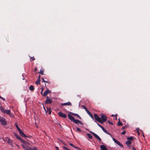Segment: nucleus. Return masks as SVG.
Wrapping results in <instances>:
<instances>
[{
    "label": "nucleus",
    "mask_w": 150,
    "mask_h": 150,
    "mask_svg": "<svg viewBox=\"0 0 150 150\" xmlns=\"http://www.w3.org/2000/svg\"><path fill=\"white\" fill-rule=\"evenodd\" d=\"M45 83H48V84H50V82L49 81H45Z\"/></svg>",
    "instance_id": "50"
},
{
    "label": "nucleus",
    "mask_w": 150,
    "mask_h": 150,
    "mask_svg": "<svg viewBox=\"0 0 150 150\" xmlns=\"http://www.w3.org/2000/svg\"><path fill=\"white\" fill-rule=\"evenodd\" d=\"M21 142L23 143L22 144L23 148L26 150H39L35 147H31L29 146L28 145H30V144L25 140H23Z\"/></svg>",
    "instance_id": "1"
},
{
    "label": "nucleus",
    "mask_w": 150,
    "mask_h": 150,
    "mask_svg": "<svg viewBox=\"0 0 150 150\" xmlns=\"http://www.w3.org/2000/svg\"><path fill=\"white\" fill-rule=\"evenodd\" d=\"M30 60H31V61L34 60L35 59L34 57H30Z\"/></svg>",
    "instance_id": "30"
},
{
    "label": "nucleus",
    "mask_w": 150,
    "mask_h": 150,
    "mask_svg": "<svg viewBox=\"0 0 150 150\" xmlns=\"http://www.w3.org/2000/svg\"><path fill=\"white\" fill-rule=\"evenodd\" d=\"M82 107L83 108V109H85V111H87L88 110L87 109V108L84 105H82Z\"/></svg>",
    "instance_id": "32"
},
{
    "label": "nucleus",
    "mask_w": 150,
    "mask_h": 150,
    "mask_svg": "<svg viewBox=\"0 0 150 150\" xmlns=\"http://www.w3.org/2000/svg\"><path fill=\"white\" fill-rule=\"evenodd\" d=\"M15 125L17 129L18 130V131H19L21 129L19 127L17 122H16L15 124Z\"/></svg>",
    "instance_id": "20"
},
{
    "label": "nucleus",
    "mask_w": 150,
    "mask_h": 150,
    "mask_svg": "<svg viewBox=\"0 0 150 150\" xmlns=\"http://www.w3.org/2000/svg\"><path fill=\"white\" fill-rule=\"evenodd\" d=\"M69 144L71 146L74 147V148H75V145H74L73 144H72L71 143H69Z\"/></svg>",
    "instance_id": "33"
},
{
    "label": "nucleus",
    "mask_w": 150,
    "mask_h": 150,
    "mask_svg": "<svg viewBox=\"0 0 150 150\" xmlns=\"http://www.w3.org/2000/svg\"><path fill=\"white\" fill-rule=\"evenodd\" d=\"M126 127V126H124L122 127V129H125Z\"/></svg>",
    "instance_id": "48"
},
{
    "label": "nucleus",
    "mask_w": 150,
    "mask_h": 150,
    "mask_svg": "<svg viewBox=\"0 0 150 150\" xmlns=\"http://www.w3.org/2000/svg\"><path fill=\"white\" fill-rule=\"evenodd\" d=\"M106 133L110 135V137H112V135L109 132H108V131H107L106 132Z\"/></svg>",
    "instance_id": "36"
},
{
    "label": "nucleus",
    "mask_w": 150,
    "mask_h": 150,
    "mask_svg": "<svg viewBox=\"0 0 150 150\" xmlns=\"http://www.w3.org/2000/svg\"><path fill=\"white\" fill-rule=\"evenodd\" d=\"M139 129H137V130H139Z\"/></svg>",
    "instance_id": "63"
},
{
    "label": "nucleus",
    "mask_w": 150,
    "mask_h": 150,
    "mask_svg": "<svg viewBox=\"0 0 150 150\" xmlns=\"http://www.w3.org/2000/svg\"><path fill=\"white\" fill-rule=\"evenodd\" d=\"M61 105L62 106H66V105L71 106V105H72L71 103L70 102H68L66 103H61Z\"/></svg>",
    "instance_id": "13"
},
{
    "label": "nucleus",
    "mask_w": 150,
    "mask_h": 150,
    "mask_svg": "<svg viewBox=\"0 0 150 150\" xmlns=\"http://www.w3.org/2000/svg\"><path fill=\"white\" fill-rule=\"evenodd\" d=\"M47 112L49 113V114H50L51 113L50 108H47Z\"/></svg>",
    "instance_id": "23"
},
{
    "label": "nucleus",
    "mask_w": 150,
    "mask_h": 150,
    "mask_svg": "<svg viewBox=\"0 0 150 150\" xmlns=\"http://www.w3.org/2000/svg\"><path fill=\"white\" fill-rule=\"evenodd\" d=\"M71 114H72V115H74V116L78 117L80 119H81V117L78 114H76V113H72Z\"/></svg>",
    "instance_id": "19"
},
{
    "label": "nucleus",
    "mask_w": 150,
    "mask_h": 150,
    "mask_svg": "<svg viewBox=\"0 0 150 150\" xmlns=\"http://www.w3.org/2000/svg\"><path fill=\"white\" fill-rule=\"evenodd\" d=\"M0 109L3 112V113H4L5 112V111H6V110L5 108H2V107H0Z\"/></svg>",
    "instance_id": "17"
},
{
    "label": "nucleus",
    "mask_w": 150,
    "mask_h": 150,
    "mask_svg": "<svg viewBox=\"0 0 150 150\" xmlns=\"http://www.w3.org/2000/svg\"><path fill=\"white\" fill-rule=\"evenodd\" d=\"M44 70L42 68L40 70V71L38 72L39 73L41 74L42 75L44 74Z\"/></svg>",
    "instance_id": "21"
},
{
    "label": "nucleus",
    "mask_w": 150,
    "mask_h": 150,
    "mask_svg": "<svg viewBox=\"0 0 150 150\" xmlns=\"http://www.w3.org/2000/svg\"><path fill=\"white\" fill-rule=\"evenodd\" d=\"M103 132H105V133H106V132H107V131H106L105 129V128H104V129H103Z\"/></svg>",
    "instance_id": "49"
},
{
    "label": "nucleus",
    "mask_w": 150,
    "mask_h": 150,
    "mask_svg": "<svg viewBox=\"0 0 150 150\" xmlns=\"http://www.w3.org/2000/svg\"><path fill=\"white\" fill-rule=\"evenodd\" d=\"M73 122L74 123L78 125H79V124H80L81 125H83V123L81 121L78 120L74 119V120Z\"/></svg>",
    "instance_id": "11"
},
{
    "label": "nucleus",
    "mask_w": 150,
    "mask_h": 150,
    "mask_svg": "<svg viewBox=\"0 0 150 150\" xmlns=\"http://www.w3.org/2000/svg\"><path fill=\"white\" fill-rule=\"evenodd\" d=\"M14 134L16 137V138L18 139H19L21 142H22L23 141V140L21 138L20 136H19L17 134H16L15 132L14 133Z\"/></svg>",
    "instance_id": "10"
},
{
    "label": "nucleus",
    "mask_w": 150,
    "mask_h": 150,
    "mask_svg": "<svg viewBox=\"0 0 150 150\" xmlns=\"http://www.w3.org/2000/svg\"><path fill=\"white\" fill-rule=\"evenodd\" d=\"M118 121H120V118L118 119Z\"/></svg>",
    "instance_id": "60"
},
{
    "label": "nucleus",
    "mask_w": 150,
    "mask_h": 150,
    "mask_svg": "<svg viewBox=\"0 0 150 150\" xmlns=\"http://www.w3.org/2000/svg\"><path fill=\"white\" fill-rule=\"evenodd\" d=\"M63 149L65 150H70L65 146H63Z\"/></svg>",
    "instance_id": "34"
},
{
    "label": "nucleus",
    "mask_w": 150,
    "mask_h": 150,
    "mask_svg": "<svg viewBox=\"0 0 150 150\" xmlns=\"http://www.w3.org/2000/svg\"><path fill=\"white\" fill-rule=\"evenodd\" d=\"M101 122H100L101 124H103V123L106 122L107 121V117L104 115H101Z\"/></svg>",
    "instance_id": "3"
},
{
    "label": "nucleus",
    "mask_w": 150,
    "mask_h": 150,
    "mask_svg": "<svg viewBox=\"0 0 150 150\" xmlns=\"http://www.w3.org/2000/svg\"><path fill=\"white\" fill-rule=\"evenodd\" d=\"M64 145H66V144L65 143H64Z\"/></svg>",
    "instance_id": "61"
},
{
    "label": "nucleus",
    "mask_w": 150,
    "mask_h": 150,
    "mask_svg": "<svg viewBox=\"0 0 150 150\" xmlns=\"http://www.w3.org/2000/svg\"><path fill=\"white\" fill-rule=\"evenodd\" d=\"M139 129H137V130H139Z\"/></svg>",
    "instance_id": "62"
},
{
    "label": "nucleus",
    "mask_w": 150,
    "mask_h": 150,
    "mask_svg": "<svg viewBox=\"0 0 150 150\" xmlns=\"http://www.w3.org/2000/svg\"><path fill=\"white\" fill-rule=\"evenodd\" d=\"M41 79L42 80V82H45V81L44 79L43 78H41Z\"/></svg>",
    "instance_id": "43"
},
{
    "label": "nucleus",
    "mask_w": 150,
    "mask_h": 150,
    "mask_svg": "<svg viewBox=\"0 0 150 150\" xmlns=\"http://www.w3.org/2000/svg\"><path fill=\"white\" fill-rule=\"evenodd\" d=\"M96 123L97 124V125L101 128L102 127V126L101 125H100V124H99L98 122H96Z\"/></svg>",
    "instance_id": "44"
},
{
    "label": "nucleus",
    "mask_w": 150,
    "mask_h": 150,
    "mask_svg": "<svg viewBox=\"0 0 150 150\" xmlns=\"http://www.w3.org/2000/svg\"><path fill=\"white\" fill-rule=\"evenodd\" d=\"M40 75H39L38 76V79H39V80H40Z\"/></svg>",
    "instance_id": "51"
},
{
    "label": "nucleus",
    "mask_w": 150,
    "mask_h": 150,
    "mask_svg": "<svg viewBox=\"0 0 150 150\" xmlns=\"http://www.w3.org/2000/svg\"><path fill=\"white\" fill-rule=\"evenodd\" d=\"M5 111L6 112L4 113H6L8 115L11 112V111L10 110H6V111Z\"/></svg>",
    "instance_id": "27"
},
{
    "label": "nucleus",
    "mask_w": 150,
    "mask_h": 150,
    "mask_svg": "<svg viewBox=\"0 0 150 150\" xmlns=\"http://www.w3.org/2000/svg\"><path fill=\"white\" fill-rule=\"evenodd\" d=\"M138 135H139V131L138 132Z\"/></svg>",
    "instance_id": "57"
},
{
    "label": "nucleus",
    "mask_w": 150,
    "mask_h": 150,
    "mask_svg": "<svg viewBox=\"0 0 150 150\" xmlns=\"http://www.w3.org/2000/svg\"><path fill=\"white\" fill-rule=\"evenodd\" d=\"M132 150H136L135 149L134 147H132Z\"/></svg>",
    "instance_id": "53"
},
{
    "label": "nucleus",
    "mask_w": 150,
    "mask_h": 150,
    "mask_svg": "<svg viewBox=\"0 0 150 150\" xmlns=\"http://www.w3.org/2000/svg\"><path fill=\"white\" fill-rule=\"evenodd\" d=\"M117 114H116L115 115V120H117Z\"/></svg>",
    "instance_id": "45"
},
{
    "label": "nucleus",
    "mask_w": 150,
    "mask_h": 150,
    "mask_svg": "<svg viewBox=\"0 0 150 150\" xmlns=\"http://www.w3.org/2000/svg\"><path fill=\"white\" fill-rule=\"evenodd\" d=\"M8 115L11 117H13L14 116V114L13 113H11V112Z\"/></svg>",
    "instance_id": "28"
},
{
    "label": "nucleus",
    "mask_w": 150,
    "mask_h": 150,
    "mask_svg": "<svg viewBox=\"0 0 150 150\" xmlns=\"http://www.w3.org/2000/svg\"><path fill=\"white\" fill-rule=\"evenodd\" d=\"M16 146H17L18 148H19V146L18 145H16Z\"/></svg>",
    "instance_id": "58"
},
{
    "label": "nucleus",
    "mask_w": 150,
    "mask_h": 150,
    "mask_svg": "<svg viewBox=\"0 0 150 150\" xmlns=\"http://www.w3.org/2000/svg\"><path fill=\"white\" fill-rule=\"evenodd\" d=\"M43 88H41V91L40 93L42 96V94H43V93H42V92H43Z\"/></svg>",
    "instance_id": "37"
},
{
    "label": "nucleus",
    "mask_w": 150,
    "mask_h": 150,
    "mask_svg": "<svg viewBox=\"0 0 150 150\" xmlns=\"http://www.w3.org/2000/svg\"><path fill=\"white\" fill-rule=\"evenodd\" d=\"M0 123L3 126H4L6 125V122L5 119L1 116H0Z\"/></svg>",
    "instance_id": "2"
},
{
    "label": "nucleus",
    "mask_w": 150,
    "mask_h": 150,
    "mask_svg": "<svg viewBox=\"0 0 150 150\" xmlns=\"http://www.w3.org/2000/svg\"><path fill=\"white\" fill-rule=\"evenodd\" d=\"M127 147L129 149H130L131 148V146H130V145H129V146H127Z\"/></svg>",
    "instance_id": "52"
},
{
    "label": "nucleus",
    "mask_w": 150,
    "mask_h": 150,
    "mask_svg": "<svg viewBox=\"0 0 150 150\" xmlns=\"http://www.w3.org/2000/svg\"><path fill=\"white\" fill-rule=\"evenodd\" d=\"M68 117L69 119H70L71 121H74V117L70 114H68Z\"/></svg>",
    "instance_id": "15"
},
{
    "label": "nucleus",
    "mask_w": 150,
    "mask_h": 150,
    "mask_svg": "<svg viewBox=\"0 0 150 150\" xmlns=\"http://www.w3.org/2000/svg\"><path fill=\"white\" fill-rule=\"evenodd\" d=\"M76 130L77 131V132H81V129L80 128H79L78 127L77 128Z\"/></svg>",
    "instance_id": "35"
},
{
    "label": "nucleus",
    "mask_w": 150,
    "mask_h": 150,
    "mask_svg": "<svg viewBox=\"0 0 150 150\" xmlns=\"http://www.w3.org/2000/svg\"><path fill=\"white\" fill-rule=\"evenodd\" d=\"M82 107L83 108V109H85V111H87L88 110L87 109V108L84 105H82Z\"/></svg>",
    "instance_id": "31"
},
{
    "label": "nucleus",
    "mask_w": 150,
    "mask_h": 150,
    "mask_svg": "<svg viewBox=\"0 0 150 150\" xmlns=\"http://www.w3.org/2000/svg\"><path fill=\"white\" fill-rule=\"evenodd\" d=\"M131 144V142L129 140H128L126 142V144L127 146H129V145H130Z\"/></svg>",
    "instance_id": "22"
},
{
    "label": "nucleus",
    "mask_w": 150,
    "mask_h": 150,
    "mask_svg": "<svg viewBox=\"0 0 150 150\" xmlns=\"http://www.w3.org/2000/svg\"><path fill=\"white\" fill-rule=\"evenodd\" d=\"M108 123H109V124H111L112 125L113 124V123L112 122H110L109 121H108Z\"/></svg>",
    "instance_id": "46"
},
{
    "label": "nucleus",
    "mask_w": 150,
    "mask_h": 150,
    "mask_svg": "<svg viewBox=\"0 0 150 150\" xmlns=\"http://www.w3.org/2000/svg\"><path fill=\"white\" fill-rule=\"evenodd\" d=\"M52 100L50 98L47 96L46 97V99L45 101V103L46 104H51L52 102Z\"/></svg>",
    "instance_id": "5"
},
{
    "label": "nucleus",
    "mask_w": 150,
    "mask_h": 150,
    "mask_svg": "<svg viewBox=\"0 0 150 150\" xmlns=\"http://www.w3.org/2000/svg\"><path fill=\"white\" fill-rule=\"evenodd\" d=\"M55 147L56 150H59V148L58 147H57V146H55Z\"/></svg>",
    "instance_id": "47"
},
{
    "label": "nucleus",
    "mask_w": 150,
    "mask_h": 150,
    "mask_svg": "<svg viewBox=\"0 0 150 150\" xmlns=\"http://www.w3.org/2000/svg\"><path fill=\"white\" fill-rule=\"evenodd\" d=\"M44 108L45 109V110L46 111L45 108L44 107Z\"/></svg>",
    "instance_id": "59"
},
{
    "label": "nucleus",
    "mask_w": 150,
    "mask_h": 150,
    "mask_svg": "<svg viewBox=\"0 0 150 150\" xmlns=\"http://www.w3.org/2000/svg\"><path fill=\"white\" fill-rule=\"evenodd\" d=\"M75 148L77 149H78L79 150H81V149L80 148L77 147L76 146H75Z\"/></svg>",
    "instance_id": "40"
},
{
    "label": "nucleus",
    "mask_w": 150,
    "mask_h": 150,
    "mask_svg": "<svg viewBox=\"0 0 150 150\" xmlns=\"http://www.w3.org/2000/svg\"><path fill=\"white\" fill-rule=\"evenodd\" d=\"M126 133V132L124 130V131H123L121 133L122 134H125Z\"/></svg>",
    "instance_id": "39"
},
{
    "label": "nucleus",
    "mask_w": 150,
    "mask_h": 150,
    "mask_svg": "<svg viewBox=\"0 0 150 150\" xmlns=\"http://www.w3.org/2000/svg\"><path fill=\"white\" fill-rule=\"evenodd\" d=\"M101 128V129H102V130H103V129H104V128L103 127H102Z\"/></svg>",
    "instance_id": "55"
},
{
    "label": "nucleus",
    "mask_w": 150,
    "mask_h": 150,
    "mask_svg": "<svg viewBox=\"0 0 150 150\" xmlns=\"http://www.w3.org/2000/svg\"><path fill=\"white\" fill-rule=\"evenodd\" d=\"M112 139L113 141L115 143H116L117 144L120 146L123 147L122 144L121 143H120V142L118 140H117L116 139H115V138L113 137H112Z\"/></svg>",
    "instance_id": "7"
},
{
    "label": "nucleus",
    "mask_w": 150,
    "mask_h": 150,
    "mask_svg": "<svg viewBox=\"0 0 150 150\" xmlns=\"http://www.w3.org/2000/svg\"><path fill=\"white\" fill-rule=\"evenodd\" d=\"M86 112L88 115H90L91 113L90 111L88 110L87 111H86Z\"/></svg>",
    "instance_id": "42"
},
{
    "label": "nucleus",
    "mask_w": 150,
    "mask_h": 150,
    "mask_svg": "<svg viewBox=\"0 0 150 150\" xmlns=\"http://www.w3.org/2000/svg\"><path fill=\"white\" fill-rule=\"evenodd\" d=\"M6 140L7 141V143L11 146H13V144L12 142L11 139L8 137H6Z\"/></svg>",
    "instance_id": "9"
},
{
    "label": "nucleus",
    "mask_w": 150,
    "mask_h": 150,
    "mask_svg": "<svg viewBox=\"0 0 150 150\" xmlns=\"http://www.w3.org/2000/svg\"><path fill=\"white\" fill-rule=\"evenodd\" d=\"M139 129H137V130H139Z\"/></svg>",
    "instance_id": "64"
},
{
    "label": "nucleus",
    "mask_w": 150,
    "mask_h": 150,
    "mask_svg": "<svg viewBox=\"0 0 150 150\" xmlns=\"http://www.w3.org/2000/svg\"><path fill=\"white\" fill-rule=\"evenodd\" d=\"M90 132L92 134H93V135L98 140L99 142H101V139L98 136L97 134H96L95 133L93 132H92L91 131H90Z\"/></svg>",
    "instance_id": "6"
},
{
    "label": "nucleus",
    "mask_w": 150,
    "mask_h": 150,
    "mask_svg": "<svg viewBox=\"0 0 150 150\" xmlns=\"http://www.w3.org/2000/svg\"><path fill=\"white\" fill-rule=\"evenodd\" d=\"M89 115L90 116V117L93 119L94 118L93 116V115L91 113L90 115Z\"/></svg>",
    "instance_id": "38"
},
{
    "label": "nucleus",
    "mask_w": 150,
    "mask_h": 150,
    "mask_svg": "<svg viewBox=\"0 0 150 150\" xmlns=\"http://www.w3.org/2000/svg\"><path fill=\"white\" fill-rule=\"evenodd\" d=\"M115 116V115H111V116L112 117H113V116Z\"/></svg>",
    "instance_id": "56"
},
{
    "label": "nucleus",
    "mask_w": 150,
    "mask_h": 150,
    "mask_svg": "<svg viewBox=\"0 0 150 150\" xmlns=\"http://www.w3.org/2000/svg\"><path fill=\"white\" fill-rule=\"evenodd\" d=\"M58 115L60 117L63 118H65L67 117V115L66 114L62 113L61 112H58Z\"/></svg>",
    "instance_id": "8"
},
{
    "label": "nucleus",
    "mask_w": 150,
    "mask_h": 150,
    "mask_svg": "<svg viewBox=\"0 0 150 150\" xmlns=\"http://www.w3.org/2000/svg\"><path fill=\"white\" fill-rule=\"evenodd\" d=\"M37 70V68H35V69H34V70L35 71H36Z\"/></svg>",
    "instance_id": "54"
},
{
    "label": "nucleus",
    "mask_w": 150,
    "mask_h": 150,
    "mask_svg": "<svg viewBox=\"0 0 150 150\" xmlns=\"http://www.w3.org/2000/svg\"><path fill=\"white\" fill-rule=\"evenodd\" d=\"M51 92L49 90V89H47L46 91H45L43 94H42V96H46L47 94L50 93Z\"/></svg>",
    "instance_id": "12"
},
{
    "label": "nucleus",
    "mask_w": 150,
    "mask_h": 150,
    "mask_svg": "<svg viewBox=\"0 0 150 150\" xmlns=\"http://www.w3.org/2000/svg\"><path fill=\"white\" fill-rule=\"evenodd\" d=\"M40 80L37 79V81L35 82V83L37 84H40Z\"/></svg>",
    "instance_id": "29"
},
{
    "label": "nucleus",
    "mask_w": 150,
    "mask_h": 150,
    "mask_svg": "<svg viewBox=\"0 0 150 150\" xmlns=\"http://www.w3.org/2000/svg\"><path fill=\"white\" fill-rule=\"evenodd\" d=\"M0 97L1 98H0L1 99L4 101H5V99L4 98L1 97Z\"/></svg>",
    "instance_id": "41"
},
{
    "label": "nucleus",
    "mask_w": 150,
    "mask_h": 150,
    "mask_svg": "<svg viewBox=\"0 0 150 150\" xmlns=\"http://www.w3.org/2000/svg\"><path fill=\"white\" fill-rule=\"evenodd\" d=\"M87 136H88V137L90 139H92V136L89 133H88L87 134Z\"/></svg>",
    "instance_id": "24"
},
{
    "label": "nucleus",
    "mask_w": 150,
    "mask_h": 150,
    "mask_svg": "<svg viewBox=\"0 0 150 150\" xmlns=\"http://www.w3.org/2000/svg\"><path fill=\"white\" fill-rule=\"evenodd\" d=\"M29 89L31 91H33L34 90V88L33 85H31L29 86Z\"/></svg>",
    "instance_id": "18"
},
{
    "label": "nucleus",
    "mask_w": 150,
    "mask_h": 150,
    "mask_svg": "<svg viewBox=\"0 0 150 150\" xmlns=\"http://www.w3.org/2000/svg\"><path fill=\"white\" fill-rule=\"evenodd\" d=\"M117 125L119 126H122L123 125V124L122 122H121L120 121H118V122L117 123Z\"/></svg>",
    "instance_id": "26"
},
{
    "label": "nucleus",
    "mask_w": 150,
    "mask_h": 150,
    "mask_svg": "<svg viewBox=\"0 0 150 150\" xmlns=\"http://www.w3.org/2000/svg\"><path fill=\"white\" fill-rule=\"evenodd\" d=\"M100 148L101 150H108L106 147L104 145H101Z\"/></svg>",
    "instance_id": "16"
},
{
    "label": "nucleus",
    "mask_w": 150,
    "mask_h": 150,
    "mask_svg": "<svg viewBox=\"0 0 150 150\" xmlns=\"http://www.w3.org/2000/svg\"><path fill=\"white\" fill-rule=\"evenodd\" d=\"M19 134L22 137H26L27 136L22 131V130L21 129L20 130L18 131Z\"/></svg>",
    "instance_id": "14"
},
{
    "label": "nucleus",
    "mask_w": 150,
    "mask_h": 150,
    "mask_svg": "<svg viewBox=\"0 0 150 150\" xmlns=\"http://www.w3.org/2000/svg\"><path fill=\"white\" fill-rule=\"evenodd\" d=\"M94 117L95 120L100 123L101 122V118L98 116V115L96 113H94Z\"/></svg>",
    "instance_id": "4"
},
{
    "label": "nucleus",
    "mask_w": 150,
    "mask_h": 150,
    "mask_svg": "<svg viewBox=\"0 0 150 150\" xmlns=\"http://www.w3.org/2000/svg\"><path fill=\"white\" fill-rule=\"evenodd\" d=\"M127 139L128 140L132 141L133 140V138L132 137H128L127 138Z\"/></svg>",
    "instance_id": "25"
}]
</instances>
